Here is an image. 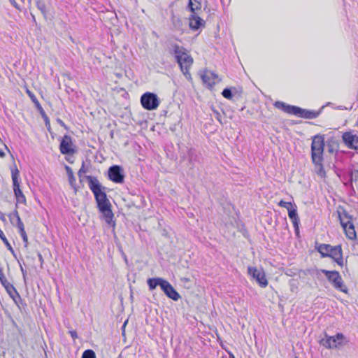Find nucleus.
Listing matches in <instances>:
<instances>
[{
  "mask_svg": "<svg viewBox=\"0 0 358 358\" xmlns=\"http://www.w3.org/2000/svg\"><path fill=\"white\" fill-rule=\"evenodd\" d=\"M169 52L174 55L176 62L178 64L181 71L187 79L191 78L189 69L193 64V58L188 51L177 43H171L169 47Z\"/></svg>",
  "mask_w": 358,
  "mask_h": 358,
  "instance_id": "f257e3e1",
  "label": "nucleus"
},
{
  "mask_svg": "<svg viewBox=\"0 0 358 358\" xmlns=\"http://www.w3.org/2000/svg\"><path fill=\"white\" fill-rule=\"evenodd\" d=\"M85 178L88 182L90 190L94 194L97 208H101V207L111 204L107 198L106 193V187L101 185L97 178L92 176H87Z\"/></svg>",
  "mask_w": 358,
  "mask_h": 358,
  "instance_id": "f03ea898",
  "label": "nucleus"
},
{
  "mask_svg": "<svg viewBox=\"0 0 358 358\" xmlns=\"http://www.w3.org/2000/svg\"><path fill=\"white\" fill-rule=\"evenodd\" d=\"M147 283L150 290H153L157 286H159L166 296L175 301H177L180 298L179 293L173 288L170 282L162 278H149L147 280Z\"/></svg>",
  "mask_w": 358,
  "mask_h": 358,
  "instance_id": "7ed1b4c3",
  "label": "nucleus"
},
{
  "mask_svg": "<svg viewBox=\"0 0 358 358\" xmlns=\"http://www.w3.org/2000/svg\"><path fill=\"white\" fill-rule=\"evenodd\" d=\"M317 250L322 257H331L338 266H343V251L341 245L332 246L329 244L322 243L317 247Z\"/></svg>",
  "mask_w": 358,
  "mask_h": 358,
  "instance_id": "20e7f679",
  "label": "nucleus"
},
{
  "mask_svg": "<svg viewBox=\"0 0 358 358\" xmlns=\"http://www.w3.org/2000/svg\"><path fill=\"white\" fill-rule=\"evenodd\" d=\"M320 273H324L326 275L328 281L332 285L334 288L343 293H348V287L344 284L342 277L338 271L315 268L313 270L312 274L318 276Z\"/></svg>",
  "mask_w": 358,
  "mask_h": 358,
  "instance_id": "39448f33",
  "label": "nucleus"
},
{
  "mask_svg": "<svg viewBox=\"0 0 358 358\" xmlns=\"http://www.w3.org/2000/svg\"><path fill=\"white\" fill-rule=\"evenodd\" d=\"M324 145V135L317 134L313 137L311 143L312 161L318 162L322 157H323Z\"/></svg>",
  "mask_w": 358,
  "mask_h": 358,
  "instance_id": "423d86ee",
  "label": "nucleus"
},
{
  "mask_svg": "<svg viewBox=\"0 0 358 358\" xmlns=\"http://www.w3.org/2000/svg\"><path fill=\"white\" fill-rule=\"evenodd\" d=\"M11 177L15 196L16 198L15 209L18 207V203H26V197L20 189V171L15 166L11 169Z\"/></svg>",
  "mask_w": 358,
  "mask_h": 358,
  "instance_id": "0eeeda50",
  "label": "nucleus"
},
{
  "mask_svg": "<svg viewBox=\"0 0 358 358\" xmlns=\"http://www.w3.org/2000/svg\"><path fill=\"white\" fill-rule=\"evenodd\" d=\"M348 343V341L341 333H338L334 336H329L326 334L325 337L320 340V344L329 349L338 348Z\"/></svg>",
  "mask_w": 358,
  "mask_h": 358,
  "instance_id": "6e6552de",
  "label": "nucleus"
},
{
  "mask_svg": "<svg viewBox=\"0 0 358 358\" xmlns=\"http://www.w3.org/2000/svg\"><path fill=\"white\" fill-rule=\"evenodd\" d=\"M160 101L157 95L153 92H145L141 96V103L143 108L153 110L158 108Z\"/></svg>",
  "mask_w": 358,
  "mask_h": 358,
  "instance_id": "1a4fd4ad",
  "label": "nucleus"
},
{
  "mask_svg": "<svg viewBox=\"0 0 358 358\" xmlns=\"http://www.w3.org/2000/svg\"><path fill=\"white\" fill-rule=\"evenodd\" d=\"M248 272L255 279L261 287H266L268 285V280L263 269H258L256 267L249 266Z\"/></svg>",
  "mask_w": 358,
  "mask_h": 358,
  "instance_id": "9d476101",
  "label": "nucleus"
},
{
  "mask_svg": "<svg viewBox=\"0 0 358 358\" xmlns=\"http://www.w3.org/2000/svg\"><path fill=\"white\" fill-rule=\"evenodd\" d=\"M108 178L115 183H122L124 174L122 168L119 165L111 166L108 171Z\"/></svg>",
  "mask_w": 358,
  "mask_h": 358,
  "instance_id": "9b49d317",
  "label": "nucleus"
},
{
  "mask_svg": "<svg viewBox=\"0 0 358 358\" xmlns=\"http://www.w3.org/2000/svg\"><path fill=\"white\" fill-rule=\"evenodd\" d=\"M344 144L350 149L358 150V136L352 131L344 132L342 135Z\"/></svg>",
  "mask_w": 358,
  "mask_h": 358,
  "instance_id": "f8f14e48",
  "label": "nucleus"
},
{
  "mask_svg": "<svg viewBox=\"0 0 358 358\" xmlns=\"http://www.w3.org/2000/svg\"><path fill=\"white\" fill-rule=\"evenodd\" d=\"M27 93L28 96H29V98L31 99V100L34 103L38 111H39L43 119L44 120L45 124V127H47L48 130L50 131V120H49L48 115H46L45 112L44 111L43 108H42L41 103H39V101H38V99H36V96L34 95V94L33 92H31L30 90H27Z\"/></svg>",
  "mask_w": 358,
  "mask_h": 358,
  "instance_id": "ddd939ff",
  "label": "nucleus"
},
{
  "mask_svg": "<svg viewBox=\"0 0 358 358\" xmlns=\"http://www.w3.org/2000/svg\"><path fill=\"white\" fill-rule=\"evenodd\" d=\"M294 111L293 115L306 119H315L317 117L320 113V111L310 110L301 108L298 106H295V108H294Z\"/></svg>",
  "mask_w": 358,
  "mask_h": 358,
  "instance_id": "4468645a",
  "label": "nucleus"
},
{
  "mask_svg": "<svg viewBox=\"0 0 358 358\" xmlns=\"http://www.w3.org/2000/svg\"><path fill=\"white\" fill-rule=\"evenodd\" d=\"M59 150L63 155L74 153V150L72 148V140L70 136L64 135L60 142Z\"/></svg>",
  "mask_w": 358,
  "mask_h": 358,
  "instance_id": "2eb2a0df",
  "label": "nucleus"
},
{
  "mask_svg": "<svg viewBox=\"0 0 358 358\" xmlns=\"http://www.w3.org/2000/svg\"><path fill=\"white\" fill-rule=\"evenodd\" d=\"M201 78L203 82L209 87H213L217 82L220 81V79H218V76L215 73L208 70H205L201 74Z\"/></svg>",
  "mask_w": 358,
  "mask_h": 358,
  "instance_id": "dca6fc26",
  "label": "nucleus"
},
{
  "mask_svg": "<svg viewBox=\"0 0 358 358\" xmlns=\"http://www.w3.org/2000/svg\"><path fill=\"white\" fill-rule=\"evenodd\" d=\"M0 282L1 285L3 286V287L6 289L9 296L15 301V303H17L16 298H17L20 301L22 300L20 295L16 290L15 287L8 281L6 278L0 280Z\"/></svg>",
  "mask_w": 358,
  "mask_h": 358,
  "instance_id": "f3484780",
  "label": "nucleus"
},
{
  "mask_svg": "<svg viewBox=\"0 0 358 358\" xmlns=\"http://www.w3.org/2000/svg\"><path fill=\"white\" fill-rule=\"evenodd\" d=\"M99 210L103 214L105 222L108 224H113V226H115V223L113 220L114 215L111 210V204L101 207Z\"/></svg>",
  "mask_w": 358,
  "mask_h": 358,
  "instance_id": "a211bd4d",
  "label": "nucleus"
},
{
  "mask_svg": "<svg viewBox=\"0 0 358 358\" xmlns=\"http://www.w3.org/2000/svg\"><path fill=\"white\" fill-rule=\"evenodd\" d=\"M189 20V27L192 30H198L205 25V21L198 16L196 13H192Z\"/></svg>",
  "mask_w": 358,
  "mask_h": 358,
  "instance_id": "6ab92c4d",
  "label": "nucleus"
},
{
  "mask_svg": "<svg viewBox=\"0 0 358 358\" xmlns=\"http://www.w3.org/2000/svg\"><path fill=\"white\" fill-rule=\"evenodd\" d=\"M338 215L341 226L352 222V217L345 208H341L340 210H338Z\"/></svg>",
  "mask_w": 358,
  "mask_h": 358,
  "instance_id": "aec40b11",
  "label": "nucleus"
},
{
  "mask_svg": "<svg viewBox=\"0 0 358 358\" xmlns=\"http://www.w3.org/2000/svg\"><path fill=\"white\" fill-rule=\"evenodd\" d=\"M9 220L13 225H15V223L13 222V217H16V223H17V227L18 228L19 232L22 231H24V226L23 222L21 220V218L19 215L18 211L17 209H15L13 212L10 213L8 215Z\"/></svg>",
  "mask_w": 358,
  "mask_h": 358,
  "instance_id": "412c9836",
  "label": "nucleus"
},
{
  "mask_svg": "<svg viewBox=\"0 0 358 358\" xmlns=\"http://www.w3.org/2000/svg\"><path fill=\"white\" fill-rule=\"evenodd\" d=\"M342 227L343 228L346 236L350 239L354 240L357 237L355 226L352 222H350V224H345V225H343Z\"/></svg>",
  "mask_w": 358,
  "mask_h": 358,
  "instance_id": "4be33fe9",
  "label": "nucleus"
},
{
  "mask_svg": "<svg viewBox=\"0 0 358 358\" xmlns=\"http://www.w3.org/2000/svg\"><path fill=\"white\" fill-rule=\"evenodd\" d=\"M273 105L275 108L281 109L285 113L294 114V108H295V106L288 105L280 101H275Z\"/></svg>",
  "mask_w": 358,
  "mask_h": 358,
  "instance_id": "5701e85b",
  "label": "nucleus"
},
{
  "mask_svg": "<svg viewBox=\"0 0 358 358\" xmlns=\"http://www.w3.org/2000/svg\"><path fill=\"white\" fill-rule=\"evenodd\" d=\"M323 160L324 157H322L318 162L312 161L315 165V171L316 173L322 178L326 177V172L322 164Z\"/></svg>",
  "mask_w": 358,
  "mask_h": 358,
  "instance_id": "b1692460",
  "label": "nucleus"
},
{
  "mask_svg": "<svg viewBox=\"0 0 358 358\" xmlns=\"http://www.w3.org/2000/svg\"><path fill=\"white\" fill-rule=\"evenodd\" d=\"M288 215L293 223V226L296 227V224L300 223L296 205H294L292 208L288 209Z\"/></svg>",
  "mask_w": 358,
  "mask_h": 358,
  "instance_id": "393cba45",
  "label": "nucleus"
},
{
  "mask_svg": "<svg viewBox=\"0 0 358 358\" xmlns=\"http://www.w3.org/2000/svg\"><path fill=\"white\" fill-rule=\"evenodd\" d=\"M187 155H188V161L190 169H192L194 164V162L199 161V156L196 152V150L194 149L190 148L187 150Z\"/></svg>",
  "mask_w": 358,
  "mask_h": 358,
  "instance_id": "a878e982",
  "label": "nucleus"
},
{
  "mask_svg": "<svg viewBox=\"0 0 358 358\" xmlns=\"http://www.w3.org/2000/svg\"><path fill=\"white\" fill-rule=\"evenodd\" d=\"M187 7L192 13L201 8V0H189Z\"/></svg>",
  "mask_w": 358,
  "mask_h": 358,
  "instance_id": "bb28decb",
  "label": "nucleus"
},
{
  "mask_svg": "<svg viewBox=\"0 0 358 358\" xmlns=\"http://www.w3.org/2000/svg\"><path fill=\"white\" fill-rule=\"evenodd\" d=\"M65 169H66V173L68 176L69 184L74 189V191L76 193L77 188L76 187V178L73 175V172L71 168L69 167V166H66Z\"/></svg>",
  "mask_w": 358,
  "mask_h": 358,
  "instance_id": "cd10ccee",
  "label": "nucleus"
},
{
  "mask_svg": "<svg viewBox=\"0 0 358 358\" xmlns=\"http://www.w3.org/2000/svg\"><path fill=\"white\" fill-rule=\"evenodd\" d=\"M36 6L38 9L41 12L43 15L46 18L48 14V10L46 8L45 2L43 0L36 1Z\"/></svg>",
  "mask_w": 358,
  "mask_h": 358,
  "instance_id": "c85d7f7f",
  "label": "nucleus"
},
{
  "mask_svg": "<svg viewBox=\"0 0 358 358\" xmlns=\"http://www.w3.org/2000/svg\"><path fill=\"white\" fill-rule=\"evenodd\" d=\"M0 238L3 242V243L6 245V248H8V250H10L12 253H13L14 250H13L12 246L10 245V244L9 243L8 239L5 236L3 232L1 229H0Z\"/></svg>",
  "mask_w": 358,
  "mask_h": 358,
  "instance_id": "c756f323",
  "label": "nucleus"
},
{
  "mask_svg": "<svg viewBox=\"0 0 358 358\" xmlns=\"http://www.w3.org/2000/svg\"><path fill=\"white\" fill-rule=\"evenodd\" d=\"M222 95L227 99L231 100L234 97L233 90L231 88H224L222 92Z\"/></svg>",
  "mask_w": 358,
  "mask_h": 358,
  "instance_id": "7c9ffc66",
  "label": "nucleus"
},
{
  "mask_svg": "<svg viewBox=\"0 0 358 358\" xmlns=\"http://www.w3.org/2000/svg\"><path fill=\"white\" fill-rule=\"evenodd\" d=\"M231 90H233V96L234 97H236V99H239L242 97L243 95V88L241 87H231Z\"/></svg>",
  "mask_w": 358,
  "mask_h": 358,
  "instance_id": "2f4dec72",
  "label": "nucleus"
},
{
  "mask_svg": "<svg viewBox=\"0 0 358 358\" xmlns=\"http://www.w3.org/2000/svg\"><path fill=\"white\" fill-rule=\"evenodd\" d=\"M81 358H96V355L92 350H86L83 353Z\"/></svg>",
  "mask_w": 358,
  "mask_h": 358,
  "instance_id": "473e14b6",
  "label": "nucleus"
},
{
  "mask_svg": "<svg viewBox=\"0 0 358 358\" xmlns=\"http://www.w3.org/2000/svg\"><path fill=\"white\" fill-rule=\"evenodd\" d=\"M352 181L357 182L358 181V170L355 169L351 171L350 173V183L352 184Z\"/></svg>",
  "mask_w": 358,
  "mask_h": 358,
  "instance_id": "72a5a7b5",
  "label": "nucleus"
},
{
  "mask_svg": "<svg viewBox=\"0 0 358 358\" xmlns=\"http://www.w3.org/2000/svg\"><path fill=\"white\" fill-rule=\"evenodd\" d=\"M278 205L281 207L285 208L288 210V209L292 208L294 204H292L291 202H287L281 200L278 203Z\"/></svg>",
  "mask_w": 358,
  "mask_h": 358,
  "instance_id": "f704fd0d",
  "label": "nucleus"
},
{
  "mask_svg": "<svg viewBox=\"0 0 358 358\" xmlns=\"http://www.w3.org/2000/svg\"><path fill=\"white\" fill-rule=\"evenodd\" d=\"M327 147L329 152L333 153L336 150L337 145L333 141H328Z\"/></svg>",
  "mask_w": 358,
  "mask_h": 358,
  "instance_id": "c9c22d12",
  "label": "nucleus"
},
{
  "mask_svg": "<svg viewBox=\"0 0 358 358\" xmlns=\"http://www.w3.org/2000/svg\"><path fill=\"white\" fill-rule=\"evenodd\" d=\"M22 240H23V242H24V247L25 248H27L28 246V237H27V235L26 234V231L25 230L24 231H20L19 232Z\"/></svg>",
  "mask_w": 358,
  "mask_h": 358,
  "instance_id": "e433bc0d",
  "label": "nucleus"
},
{
  "mask_svg": "<svg viewBox=\"0 0 358 358\" xmlns=\"http://www.w3.org/2000/svg\"><path fill=\"white\" fill-rule=\"evenodd\" d=\"M212 108L213 112V113H214V114H215V116L216 120H217L220 123H221V124H222V120H221V114H220V113L218 110H216L213 106H212V108Z\"/></svg>",
  "mask_w": 358,
  "mask_h": 358,
  "instance_id": "4c0bfd02",
  "label": "nucleus"
},
{
  "mask_svg": "<svg viewBox=\"0 0 358 358\" xmlns=\"http://www.w3.org/2000/svg\"><path fill=\"white\" fill-rule=\"evenodd\" d=\"M87 171V170L85 167V162H83L82 166L78 171V175L80 178L82 177L83 173H85Z\"/></svg>",
  "mask_w": 358,
  "mask_h": 358,
  "instance_id": "58836bf2",
  "label": "nucleus"
},
{
  "mask_svg": "<svg viewBox=\"0 0 358 358\" xmlns=\"http://www.w3.org/2000/svg\"><path fill=\"white\" fill-rule=\"evenodd\" d=\"M10 3L15 8H17V10H20V8L19 6V5L17 4V3L15 1V0H9Z\"/></svg>",
  "mask_w": 358,
  "mask_h": 358,
  "instance_id": "ea45409f",
  "label": "nucleus"
},
{
  "mask_svg": "<svg viewBox=\"0 0 358 358\" xmlns=\"http://www.w3.org/2000/svg\"><path fill=\"white\" fill-rule=\"evenodd\" d=\"M69 334L73 339H76L78 338V334L76 331H74V330L70 331Z\"/></svg>",
  "mask_w": 358,
  "mask_h": 358,
  "instance_id": "a19ab883",
  "label": "nucleus"
},
{
  "mask_svg": "<svg viewBox=\"0 0 358 358\" xmlns=\"http://www.w3.org/2000/svg\"><path fill=\"white\" fill-rule=\"evenodd\" d=\"M295 234L296 236H299V223L296 224V227L294 226Z\"/></svg>",
  "mask_w": 358,
  "mask_h": 358,
  "instance_id": "79ce46f5",
  "label": "nucleus"
},
{
  "mask_svg": "<svg viewBox=\"0 0 358 358\" xmlns=\"http://www.w3.org/2000/svg\"><path fill=\"white\" fill-rule=\"evenodd\" d=\"M38 257V260L41 263V266H42L43 262H44V260H43V256L40 253V252H38V255H37Z\"/></svg>",
  "mask_w": 358,
  "mask_h": 358,
  "instance_id": "37998d69",
  "label": "nucleus"
},
{
  "mask_svg": "<svg viewBox=\"0 0 358 358\" xmlns=\"http://www.w3.org/2000/svg\"><path fill=\"white\" fill-rule=\"evenodd\" d=\"M21 271H22V275H23V278L24 280V281L26 280V275H27V271L25 270H24V268L21 266Z\"/></svg>",
  "mask_w": 358,
  "mask_h": 358,
  "instance_id": "c03bdc74",
  "label": "nucleus"
},
{
  "mask_svg": "<svg viewBox=\"0 0 358 358\" xmlns=\"http://www.w3.org/2000/svg\"><path fill=\"white\" fill-rule=\"evenodd\" d=\"M57 122L61 126L64 127V128L66 127L65 123L62 120L57 119Z\"/></svg>",
  "mask_w": 358,
  "mask_h": 358,
  "instance_id": "a18cd8bd",
  "label": "nucleus"
},
{
  "mask_svg": "<svg viewBox=\"0 0 358 358\" xmlns=\"http://www.w3.org/2000/svg\"><path fill=\"white\" fill-rule=\"evenodd\" d=\"M5 155H6L5 152L3 150H0V157H4Z\"/></svg>",
  "mask_w": 358,
  "mask_h": 358,
  "instance_id": "49530a36",
  "label": "nucleus"
},
{
  "mask_svg": "<svg viewBox=\"0 0 358 358\" xmlns=\"http://www.w3.org/2000/svg\"><path fill=\"white\" fill-rule=\"evenodd\" d=\"M127 321L124 322V324H123V327H124V326L126 325Z\"/></svg>",
  "mask_w": 358,
  "mask_h": 358,
  "instance_id": "de8ad7c7",
  "label": "nucleus"
},
{
  "mask_svg": "<svg viewBox=\"0 0 358 358\" xmlns=\"http://www.w3.org/2000/svg\"><path fill=\"white\" fill-rule=\"evenodd\" d=\"M295 358H298V357H295Z\"/></svg>",
  "mask_w": 358,
  "mask_h": 358,
  "instance_id": "09e8293b",
  "label": "nucleus"
}]
</instances>
